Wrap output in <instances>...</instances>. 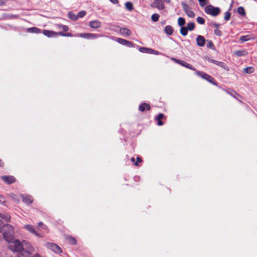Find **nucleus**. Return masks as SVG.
<instances>
[{
    "mask_svg": "<svg viewBox=\"0 0 257 257\" xmlns=\"http://www.w3.org/2000/svg\"><path fill=\"white\" fill-rule=\"evenodd\" d=\"M142 162L141 158H140V157H137V162L134 163V165L135 166H138V163L139 162Z\"/></svg>",
    "mask_w": 257,
    "mask_h": 257,
    "instance_id": "de8ad7c7",
    "label": "nucleus"
},
{
    "mask_svg": "<svg viewBox=\"0 0 257 257\" xmlns=\"http://www.w3.org/2000/svg\"><path fill=\"white\" fill-rule=\"evenodd\" d=\"M117 41L120 44L125 46L127 47H133V44L125 39H123L121 38H118Z\"/></svg>",
    "mask_w": 257,
    "mask_h": 257,
    "instance_id": "ddd939ff",
    "label": "nucleus"
},
{
    "mask_svg": "<svg viewBox=\"0 0 257 257\" xmlns=\"http://www.w3.org/2000/svg\"><path fill=\"white\" fill-rule=\"evenodd\" d=\"M45 246L56 253H60L62 252V249L57 244L46 242Z\"/></svg>",
    "mask_w": 257,
    "mask_h": 257,
    "instance_id": "423d86ee",
    "label": "nucleus"
},
{
    "mask_svg": "<svg viewBox=\"0 0 257 257\" xmlns=\"http://www.w3.org/2000/svg\"><path fill=\"white\" fill-rule=\"evenodd\" d=\"M185 24V20L183 18L179 17L178 20V24L179 26L182 27Z\"/></svg>",
    "mask_w": 257,
    "mask_h": 257,
    "instance_id": "7c9ffc66",
    "label": "nucleus"
},
{
    "mask_svg": "<svg viewBox=\"0 0 257 257\" xmlns=\"http://www.w3.org/2000/svg\"><path fill=\"white\" fill-rule=\"evenodd\" d=\"M69 18L74 21H76L78 19L77 15H75L74 14L69 13H68Z\"/></svg>",
    "mask_w": 257,
    "mask_h": 257,
    "instance_id": "e433bc0d",
    "label": "nucleus"
},
{
    "mask_svg": "<svg viewBox=\"0 0 257 257\" xmlns=\"http://www.w3.org/2000/svg\"><path fill=\"white\" fill-rule=\"evenodd\" d=\"M3 233L4 238L8 242H11L14 240V229L12 225L10 224H5L0 226Z\"/></svg>",
    "mask_w": 257,
    "mask_h": 257,
    "instance_id": "f257e3e1",
    "label": "nucleus"
},
{
    "mask_svg": "<svg viewBox=\"0 0 257 257\" xmlns=\"http://www.w3.org/2000/svg\"><path fill=\"white\" fill-rule=\"evenodd\" d=\"M181 62H182V63H181V65H182L186 68H187L188 69H190L191 70H194L195 71H196L195 68L194 67H193L192 65H191L189 63H187L185 61H183Z\"/></svg>",
    "mask_w": 257,
    "mask_h": 257,
    "instance_id": "4be33fe9",
    "label": "nucleus"
},
{
    "mask_svg": "<svg viewBox=\"0 0 257 257\" xmlns=\"http://www.w3.org/2000/svg\"><path fill=\"white\" fill-rule=\"evenodd\" d=\"M230 16H231L230 13L229 11H227L225 13L224 18L225 20L228 21L230 19Z\"/></svg>",
    "mask_w": 257,
    "mask_h": 257,
    "instance_id": "a19ab883",
    "label": "nucleus"
},
{
    "mask_svg": "<svg viewBox=\"0 0 257 257\" xmlns=\"http://www.w3.org/2000/svg\"><path fill=\"white\" fill-rule=\"evenodd\" d=\"M131 161H132L133 162H134V163H135V159L134 158H133H133H131Z\"/></svg>",
    "mask_w": 257,
    "mask_h": 257,
    "instance_id": "680f3d73",
    "label": "nucleus"
},
{
    "mask_svg": "<svg viewBox=\"0 0 257 257\" xmlns=\"http://www.w3.org/2000/svg\"><path fill=\"white\" fill-rule=\"evenodd\" d=\"M27 32L29 33H31L38 34L41 32V30H40V29H39L36 27H32V28H30L28 29Z\"/></svg>",
    "mask_w": 257,
    "mask_h": 257,
    "instance_id": "412c9836",
    "label": "nucleus"
},
{
    "mask_svg": "<svg viewBox=\"0 0 257 257\" xmlns=\"http://www.w3.org/2000/svg\"><path fill=\"white\" fill-rule=\"evenodd\" d=\"M172 60L173 61H174V62H176V61H177V60H178V59H176V58H172Z\"/></svg>",
    "mask_w": 257,
    "mask_h": 257,
    "instance_id": "052dcab7",
    "label": "nucleus"
},
{
    "mask_svg": "<svg viewBox=\"0 0 257 257\" xmlns=\"http://www.w3.org/2000/svg\"><path fill=\"white\" fill-rule=\"evenodd\" d=\"M23 250L22 255L23 257L29 256L35 251V248L29 242L25 240L22 241Z\"/></svg>",
    "mask_w": 257,
    "mask_h": 257,
    "instance_id": "f03ea898",
    "label": "nucleus"
},
{
    "mask_svg": "<svg viewBox=\"0 0 257 257\" xmlns=\"http://www.w3.org/2000/svg\"><path fill=\"white\" fill-rule=\"evenodd\" d=\"M186 28L189 31L193 30L195 28V23L193 22H190L188 23Z\"/></svg>",
    "mask_w": 257,
    "mask_h": 257,
    "instance_id": "c85d7f7f",
    "label": "nucleus"
},
{
    "mask_svg": "<svg viewBox=\"0 0 257 257\" xmlns=\"http://www.w3.org/2000/svg\"><path fill=\"white\" fill-rule=\"evenodd\" d=\"M5 201H6V200H5V198L3 196L0 195V203L4 204V203H5Z\"/></svg>",
    "mask_w": 257,
    "mask_h": 257,
    "instance_id": "49530a36",
    "label": "nucleus"
},
{
    "mask_svg": "<svg viewBox=\"0 0 257 257\" xmlns=\"http://www.w3.org/2000/svg\"><path fill=\"white\" fill-rule=\"evenodd\" d=\"M79 36L83 38L91 39L102 37V35L91 33H81L79 35Z\"/></svg>",
    "mask_w": 257,
    "mask_h": 257,
    "instance_id": "9d476101",
    "label": "nucleus"
},
{
    "mask_svg": "<svg viewBox=\"0 0 257 257\" xmlns=\"http://www.w3.org/2000/svg\"><path fill=\"white\" fill-rule=\"evenodd\" d=\"M196 43L198 46L203 47L205 45V39L201 35H198L196 38Z\"/></svg>",
    "mask_w": 257,
    "mask_h": 257,
    "instance_id": "dca6fc26",
    "label": "nucleus"
},
{
    "mask_svg": "<svg viewBox=\"0 0 257 257\" xmlns=\"http://www.w3.org/2000/svg\"><path fill=\"white\" fill-rule=\"evenodd\" d=\"M164 1L165 2H166V3H168V4H169V3H170L171 0H164Z\"/></svg>",
    "mask_w": 257,
    "mask_h": 257,
    "instance_id": "bf43d9fd",
    "label": "nucleus"
},
{
    "mask_svg": "<svg viewBox=\"0 0 257 257\" xmlns=\"http://www.w3.org/2000/svg\"><path fill=\"white\" fill-rule=\"evenodd\" d=\"M243 72L247 74H251L253 72V68L251 67H247L243 69Z\"/></svg>",
    "mask_w": 257,
    "mask_h": 257,
    "instance_id": "cd10ccee",
    "label": "nucleus"
},
{
    "mask_svg": "<svg viewBox=\"0 0 257 257\" xmlns=\"http://www.w3.org/2000/svg\"><path fill=\"white\" fill-rule=\"evenodd\" d=\"M205 60H207V61H208L209 62L212 63L215 65L223 68L225 70H228L227 66L223 62L212 59L208 57H206Z\"/></svg>",
    "mask_w": 257,
    "mask_h": 257,
    "instance_id": "1a4fd4ad",
    "label": "nucleus"
},
{
    "mask_svg": "<svg viewBox=\"0 0 257 257\" xmlns=\"http://www.w3.org/2000/svg\"><path fill=\"white\" fill-rule=\"evenodd\" d=\"M2 179L7 184H12L15 182V178L12 176H3Z\"/></svg>",
    "mask_w": 257,
    "mask_h": 257,
    "instance_id": "4468645a",
    "label": "nucleus"
},
{
    "mask_svg": "<svg viewBox=\"0 0 257 257\" xmlns=\"http://www.w3.org/2000/svg\"><path fill=\"white\" fill-rule=\"evenodd\" d=\"M164 117V115L163 113H159V115L156 117V119H161Z\"/></svg>",
    "mask_w": 257,
    "mask_h": 257,
    "instance_id": "a18cd8bd",
    "label": "nucleus"
},
{
    "mask_svg": "<svg viewBox=\"0 0 257 257\" xmlns=\"http://www.w3.org/2000/svg\"><path fill=\"white\" fill-rule=\"evenodd\" d=\"M3 164L2 161L0 159V166H1Z\"/></svg>",
    "mask_w": 257,
    "mask_h": 257,
    "instance_id": "e2e57ef3",
    "label": "nucleus"
},
{
    "mask_svg": "<svg viewBox=\"0 0 257 257\" xmlns=\"http://www.w3.org/2000/svg\"><path fill=\"white\" fill-rule=\"evenodd\" d=\"M157 121H158V122H157V124L158 125H162L163 124V122H162V121H161V119H156Z\"/></svg>",
    "mask_w": 257,
    "mask_h": 257,
    "instance_id": "8fccbe9b",
    "label": "nucleus"
},
{
    "mask_svg": "<svg viewBox=\"0 0 257 257\" xmlns=\"http://www.w3.org/2000/svg\"><path fill=\"white\" fill-rule=\"evenodd\" d=\"M0 218L6 221H9L10 219V216L8 214L0 213Z\"/></svg>",
    "mask_w": 257,
    "mask_h": 257,
    "instance_id": "2f4dec72",
    "label": "nucleus"
},
{
    "mask_svg": "<svg viewBox=\"0 0 257 257\" xmlns=\"http://www.w3.org/2000/svg\"><path fill=\"white\" fill-rule=\"evenodd\" d=\"M25 257H41V256L39 253H36L33 255H32V254L31 256H25Z\"/></svg>",
    "mask_w": 257,
    "mask_h": 257,
    "instance_id": "3c124183",
    "label": "nucleus"
},
{
    "mask_svg": "<svg viewBox=\"0 0 257 257\" xmlns=\"http://www.w3.org/2000/svg\"><path fill=\"white\" fill-rule=\"evenodd\" d=\"M191 2H193V1L192 0H190Z\"/></svg>",
    "mask_w": 257,
    "mask_h": 257,
    "instance_id": "338daca9",
    "label": "nucleus"
},
{
    "mask_svg": "<svg viewBox=\"0 0 257 257\" xmlns=\"http://www.w3.org/2000/svg\"><path fill=\"white\" fill-rule=\"evenodd\" d=\"M118 28L120 34L124 36H129L131 34L130 30L126 28L118 27Z\"/></svg>",
    "mask_w": 257,
    "mask_h": 257,
    "instance_id": "a211bd4d",
    "label": "nucleus"
},
{
    "mask_svg": "<svg viewBox=\"0 0 257 257\" xmlns=\"http://www.w3.org/2000/svg\"><path fill=\"white\" fill-rule=\"evenodd\" d=\"M198 2L201 7H204L208 4L207 0H198Z\"/></svg>",
    "mask_w": 257,
    "mask_h": 257,
    "instance_id": "4c0bfd02",
    "label": "nucleus"
},
{
    "mask_svg": "<svg viewBox=\"0 0 257 257\" xmlns=\"http://www.w3.org/2000/svg\"><path fill=\"white\" fill-rule=\"evenodd\" d=\"M139 51L142 53L151 54V49L146 47H141L139 49Z\"/></svg>",
    "mask_w": 257,
    "mask_h": 257,
    "instance_id": "393cba45",
    "label": "nucleus"
},
{
    "mask_svg": "<svg viewBox=\"0 0 257 257\" xmlns=\"http://www.w3.org/2000/svg\"><path fill=\"white\" fill-rule=\"evenodd\" d=\"M23 201L28 204L30 205L32 203L33 201V197L29 195L24 194L21 195Z\"/></svg>",
    "mask_w": 257,
    "mask_h": 257,
    "instance_id": "f8f14e48",
    "label": "nucleus"
},
{
    "mask_svg": "<svg viewBox=\"0 0 257 257\" xmlns=\"http://www.w3.org/2000/svg\"><path fill=\"white\" fill-rule=\"evenodd\" d=\"M111 3H112L114 4H116L118 3V0H109Z\"/></svg>",
    "mask_w": 257,
    "mask_h": 257,
    "instance_id": "5fc2aeb1",
    "label": "nucleus"
},
{
    "mask_svg": "<svg viewBox=\"0 0 257 257\" xmlns=\"http://www.w3.org/2000/svg\"><path fill=\"white\" fill-rule=\"evenodd\" d=\"M183 61L182 60H179V59H178L177 61H176V63L179 64L181 65V63H182L181 62H182Z\"/></svg>",
    "mask_w": 257,
    "mask_h": 257,
    "instance_id": "4d7b16f0",
    "label": "nucleus"
},
{
    "mask_svg": "<svg viewBox=\"0 0 257 257\" xmlns=\"http://www.w3.org/2000/svg\"><path fill=\"white\" fill-rule=\"evenodd\" d=\"M9 196L16 202L18 203L20 201L19 197L13 193L10 194Z\"/></svg>",
    "mask_w": 257,
    "mask_h": 257,
    "instance_id": "a878e982",
    "label": "nucleus"
},
{
    "mask_svg": "<svg viewBox=\"0 0 257 257\" xmlns=\"http://www.w3.org/2000/svg\"><path fill=\"white\" fill-rule=\"evenodd\" d=\"M196 21L198 24L201 25L204 24L205 22L204 20L201 17H198L196 18Z\"/></svg>",
    "mask_w": 257,
    "mask_h": 257,
    "instance_id": "58836bf2",
    "label": "nucleus"
},
{
    "mask_svg": "<svg viewBox=\"0 0 257 257\" xmlns=\"http://www.w3.org/2000/svg\"><path fill=\"white\" fill-rule=\"evenodd\" d=\"M234 54L238 57L245 56L247 54V52L244 50H238L235 51Z\"/></svg>",
    "mask_w": 257,
    "mask_h": 257,
    "instance_id": "5701e85b",
    "label": "nucleus"
},
{
    "mask_svg": "<svg viewBox=\"0 0 257 257\" xmlns=\"http://www.w3.org/2000/svg\"><path fill=\"white\" fill-rule=\"evenodd\" d=\"M238 13L242 16H244L245 15V12L244 11V8L242 7H239L237 9Z\"/></svg>",
    "mask_w": 257,
    "mask_h": 257,
    "instance_id": "473e14b6",
    "label": "nucleus"
},
{
    "mask_svg": "<svg viewBox=\"0 0 257 257\" xmlns=\"http://www.w3.org/2000/svg\"><path fill=\"white\" fill-rule=\"evenodd\" d=\"M228 94H229L230 95H231L232 96H233V97L235 98V97L233 95V94H231V93H229V92H227Z\"/></svg>",
    "mask_w": 257,
    "mask_h": 257,
    "instance_id": "0e129e2a",
    "label": "nucleus"
},
{
    "mask_svg": "<svg viewBox=\"0 0 257 257\" xmlns=\"http://www.w3.org/2000/svg\"><path fill=\"white\" fill-rule=\"evenodd\" d=\"M1 232H2V230H1V229L0 228V233H1Z\"/></svg>",
    "mask_w": 257,
    "mask_h": 257,
    "instance_id": "69168bd1",
    "label": "nucleus"
},
{
    "mask_svg": "<svg viewBox=\"0 0 257 257\" xmlns=\"http://www.w3.org/2000/svg\"><path fill=\"white\" fill-rule=\"evenodd\" d=\"M150 108V105L146 103L141 104L139 107V110L142 112L144 111L145 110H149Z\"/></svg>",
    "mask_w": 257,
    "mask_h": 257,
    "instance_id": "6ab92c4d",
    "label": "nucleus"
},
{
    "mask_svg": "<svg viewBox=\"0 0 257 257\" xmlns=\"http://www.w3.org/2000/svg\"><path fill=\"white\" fill-rule=\"evenodd\" d=\"M165 32L168 35H171L173 32V29L170 25L166 26L164 29Z\"/></svg>",
    "mask_w": 257,
    "mask_h": 257,
    "instance_id": "aec40b11",
    "label": "nucleus"
},
{
    "mask_svg": "<svg viewBox=\"0 0 257 257\" xmlns=\"http://www.w3.org/2000/svg\"><path fill=\"white\" fill-rule=\"evenodd\" d=\"M65 35V37H71L72 36V35L71 34H66Z\"/></svg>",
    "mask_w": 257,
    "mask_h": 257,
    "instance_id": "13d9d810",
    "label": "nucleus"
},
{
    "mask_svg": "<svg viewBox=\"0 0 257 257\" xmlns=\"http://www.w3.org/2000/svg\"><path fill=\"white\" fill-rule=\"evenodd\" d=\"M159 17L160 16L159 14H154L151 16L152 20L155 22H157L159 20Z\"/></svg>",
    "mask_w": 257,
    "mask_h": 257,
    "instance_id": "c9c22d12",
    "label": "nucleus"
},
{
    "mask_svg": "<svg viewBox=\"0 0 257 257\" xmlns=\"http://www.w3.org/2000/svg\"><path fill=\"white\" fill-rule=\"evenodd\" d=\"M9 243L10 244L8 246V247L13 252H20L22 251V241L21 242L18 239L15 240L14 239L13 241Z\"/></svg>",
    "mask_w": 257,
    "mask_h": 257,
    "instance_id": "7ed1b4c3",
    "label": "nucleus"
},
{
    "mask_svg": "<svg viewBox=\"0 0 257 257\" xmlns=\"http://www.w3.org/2000/svg\"><path fill=\"white\" fill-rule=\"evenodd\" d=\"M58 34V35H61L62 36H64L65 37V35L66 33H62V32H59V33H57Z\"/></svg>",
    "mask_w": 257,
    "mask_h": 257,
    "instance_id": "6e6d98bb",
    "label": "nucleus"
},
{
    "mask_svg": "<svg viewBox=\"0 0 257 257\" xmlns=\"http://www.w3.org/2000/svg\"><path fill=\"white\" fill-rule=\"evenodd\" d=\"M89 26L93 29H97L101 27V23L98 20H94L90 21Z\"/></svg>",
    "mask_w": 257,
    "mask_h": 257,
    "instance_id": "2eb2a0df",
    "label": "nucleus"
},
{
    "mask_svg": "<svg viewBox=\"0 0 257 257\" xmlns=\"http://www.w3.org/2000/svg\"><path fill=\"white\" fill-rule=\"evenodd\" d=\"M24 228L28 230L29 232L34 234L35 236L38 237H43V236L39 233L36 231L35 228L32 225L27 224L24 226Z\"/></svg>",
    "mask_w": 257,
    "mask_h": 257,
    "instance_id": "6e6552de",
    "label": "nucleus"
},
{
    "mask_svg": "<svg viewBox=\"0 0 257 257\" xmlns=\"http://www.w3.org/2000/svg\"><path fill=\"white\" fill-rule=\"evenodd\" d=\"M214 33L216 35L218 36H220L221 35V32L220 30H219L218 29H215L214 31Z\"/></svg>",
    "mask_w": 257,
    "mask_h": 257,
    "instance_id": "37998d69",
    "label": "nucleus"
},
{
    "mask_svg": "<svg viewBox=\"0 0 257 257\" xmlns=\"http://www.w3.org/2000/svg\"><path fill=\"white\" fill-rule=\"evenodd\" d=\"M125 7L128 11H132L133 9V5L132 3L130 2L125 3Z\"/></svg>",
    "mask_w": 257,
    "mask_h": 257,
    "instance_id": "c756f323",
    "label": "nucleus"
},
{
    "mask_svg": "<svg viewBox=\"0 0 257 257\" xmlns=\"http://www.w3.org/2000/svg\"><path fill=\"white\" fill-rule=\"evenodd\" d=\"M6 4L5 0H0V6H3Z\"/></svg>",
    "mask_w": 257,
    "mask_h": 257,
    "instance_id": "864d4df0",
    "label": "nucleus"
},
{
    "mask_svg": "<svg viewBox=\"0 0 257 257\" xmlns=\"http://www.w3.org/2000/svg\"><path fill=\"white\" fill-rule=\"evenodd\" d=\"M207 47L208 48H210L212 50H214L215 49V48H214V44L213 43V42L211 41V40H207Z\"/></svg>",
    "mask_w": 257,
    "mask_h": 257,
    "instance_id": "f704fd0d",
    "label": "nucleus"
},
{
    "mask_svg": "<svg viewBox=\"0 0 257 257\" xmlns=\"http://www.w3.org/2000/svg\"><path fill=\"white\" fill-rule=\"evenodd\" d=\"M188 30L186 27L182 26L180 29V33L184 36H186L188 34Z\"/></svg>",
    "mask_w": 257,
    "mask_h": 257,
    "instance_id": "bb28decb",
    "label": "nucleus"
},
{
    "mask_svg": "<svg viewBox=\"0 0 257 257\" xmlns=\"http://www.w3.org/2000/svg\"><path fill=\"white\" fill-rule=\"evenodd\" d=\"M205 12L213 17H216L219 15L220 10L218 7H214L212 5H208L204 9Z\"/></svg>",
    "mask_w": 257,
    "mask_h": 257,
    "instance_id": "20e7f679",
    "label": "nucleus"
},
{
    "mask_svg": "<svg viewBox=\"0 0 257 257\" xmlns=\"http://www.w3.org/2000/svg\"><path fill=\"white\" fill-rule=\"evenodd\" d=\"M43 34L49 37H56L58 36V34L54 31H49V30H44L43 31Z\"/></svg>",
    "mask_w": 257,
    "mask_h": 257,
    "instance_id": "f3484780",
    "label": "nucleus"
},
{
    "mask_svg": "<svg viewBox=\"0 0 257 257\" xmlns=\"http://www.w3.org/2000/svg\"><path fill=\"white\" fill-rule=\"evenodd\" d=\"M19 257H20V256H19Z\"/></svg>",
    "mask_w": 257,
    "mask_h": 257,
    "instance_id": "774afa93",
    "label": "nucleus"
},
{
    "mask_svg": "<svg viewBox=\"0 0 257 257\" xmlns=\"http://www.w3.org/2000/svg\"><path fill=\"white\" fill-rule=\"evenodd\" d=\"M151 6L152 7L156 8L160 10H162L165 8L163 0H154V2Z\"/></svg>",
    "mask_w": 257,
    "mask_h": 257,
    "instance_id": "9b49d317",
    "label": "nucleus"
},
{
    "mask_svg": "<svg viewBox=\"0 0 257 257\" xmlns=\"http://www.w3.org/2000/svg\"><path fill=\"white\" fill-rule=\"evenodd\" d=\"M37 226H38V227H42L44 229L46 228V226L45 225H44V224L42 222H39V223H38Z\"/></svg>",
    "mask_w": 257,
    "mask_h": 257,
    "instance_id": "79ce46f5",
    "label": "nucleus"
},
{
    "mask_svg": "<svg viewBox=\"0 0 257 257\" xmlns=\"http://www.w3.org/2000/svg\"><path fill=\"white\" fill-rule=\"evenodd\" d=\"M182 6L186 14L188 17L193 18L195 16V13L191 10V8L185 3H182Z\"/></svg>",
    "mask_w": 257,
    "mask_h": 257,
    "instance_id": "0eeeda50",
    "label": "nucleus"
},
{
    "mask_svg": "<svg viewBox=\"0 0 257 257\" xmlns=\"http://www.w3.org/2000/svg\"><path fill=\"white\" fill-rule=\"evenodd\" d=\"M151 54H155V55H159L160 53L157 51H155L152 49H151Z\"/></svg>",
    "mask_w": 257,
    "mask_h": 257,
    "instance_id": "09e8293b",
    "label": "nucleus"
},
{
    "mask_svg": "<svg viewBox=\"0 0 257 257\" xmlns=\"http://www.w3.org/2000/svg\"><path fill=\"white\" fill-rule=\"evenodd\" d=\"M86 15V12L84 11H82L80 12H79L77 14L78 19V18H82L84 17Z\"/></svg>",
    "mask_w": 257,
    "mask_h": 257,
    "instance_id": "ea45409f",
    "label": "nucleus"
},
{
    "mask_svg": "<svg viewBox=\"0 0 257 257\" xmlns=\"http://www.w3.org/2000/svg\"><path fill=\"white\" fill-rule=\"evenodd\" d=\"M250 37L248 35L242 36H241L239 38V40L242 42H244L250 40Z\"/></svg>",
    "mask_w": 257,
    "mask_h": 257,
    "instance_id": "72a5a7b5",
    "label": "nucleus"
},
{
    "mask_svg": "<svg viewBox=\"0 0 257 257\" xmlns=\"http://www.w3.org/2000/svg\"><path fill=\"white\" fill-rule=\"evenodd\" d=\"M66 239L71 244H75L76 243V239L71 236H67L66 237Z\"/></svg>",
    "mask_w": 257,
    "mask_h": 257,
    "instance_id": "b1692460",
    "label": "nucleus"
},
{
    "mask_svg": "<svg viewBox=\"0 0 257 257\" xmlns=\"http://www.w3.org/2000/svg\"><path fill=\"white\" fill-rule=\"evenodd\" d=\"M60 28H62L64 31H68V27L67 26L60 25Z\"/></svg>",
    "mask_w": 257,
    "mask_h": 257,
    "instance_id": "c03bdc74",
    "label": "nucleus"
},
{
    "mask_svg": "<svg viewBox=\"0 0 257 257\" xmlns=\"http://www.w3.org/2000/svg\"><path fill=\"white\" fill-rule=\"evenodd\" d=\"M211 26H214V27H215L216 28H218L219 27V24H216V23H213L211 24Z\"/></svg>",
    "mask_w": 257,
    "mask_h": 257,
    "instance_id": "603ef678",
    "label": "nucleus"
},
{
    "mask_svg": "<svg viewBox=\"0 0 257 257\" xmlns=\"http://www.w3.org/2000/svg\"><path fill=\"white\" fill-rule=\"evenodd\" d=\"M195 73L197 76L207 80L209 83H212V84H213L214 85H217V83H216V81L214 80V79L213 77H212L211 76L208 75L207 74H206L203 72H201V71H199L198 70L196 71Z\"/></svg>",
    "mask_w": 257,
    "mask_h": 257,
    "instance_id": "39448f33",
    "label": "nucleus"
}]
</instances>
